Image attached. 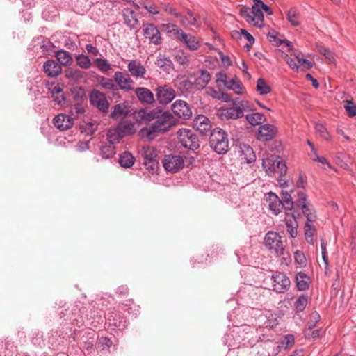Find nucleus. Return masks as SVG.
Masks as SVG:
<instances>
[{
    "instance_id": "obj_1",
    "label": "nucleus",
    "mask_w": 356,
    "mask_h": 356,
    "mask_svg": "<svg viewBox=\"0 0 356 356\" xmlns=\"http://www.w3.org/2000/svg\"><path fill=\"white\" fill-rule=\"evenodd\" d=\"M134 118L139 124L152 122L138 131L139 137L147 141H152L158 136L168 132L177 122L170 113L163 111L158 107L138 110L134 113Z\"/></svg>"
},
{
    "instance_id": "obj_2",
    "label": "nucleus",
    "mask_w": 356,
    "mask_h": 356,
    "mask_svg": "<svg viewBox=\"0 0 356 356\" xmlns=\"http://www.w3.org/2000/svg\"><path fill=\"white\" fill-rule=\"evenodd\" d=\"M264 245L270 251V253L274 254L280 259L287 261L289 259V254L285 250L282 237L278 233L273 231L268 232L264 238Z\"/></svg>"
},
{
    "instance_id": "obj_3",
    "label": "nucleus",
    "mask_w": 356,
    "mask_h": 356,
    "mask_svg": "<svg viewBox=\"0 0 356 356\" xmlns=\"http://www.w3.org/2000/svg\"><path fill=\"white\" fill-rule=\"evenodd\" d=\"M209 144L218 154H225L228 151L229 140L227 133L220 128H215L210 132Z\"/></svg>"
},
{
    "instance_id": "obj_4",
    "label": "nucleus",
    "mask_w": 356,
    "mask_h": 356,
    "mask_svg": "<svg viewBox=\"0 0 356 356\" xmlns=\"http://www.w3.org/2000/svg\"><path fill=\"white\" fill-rule=\"evenodd\" d=\"M241 17L253 26L261 29L264 26V17L263 12L259 10L255 3L251 8L244 6L240 10Z\"/></svg>"
},
{
    "instance_id": "obj_5",
    "label": "nucleus",
    "mask_w": 356,
    "mask_h": 356,
    "mask_svg": "<svg viewBox=\"0 0 356 356\" xmlns=\"http://www.w3.org/2000/svg\"><path fill=\"white\" fill-rule=\"evenodd\" d=\"M179 142L185 148L195 150L200 147V142L197 136L190 129H180L177 131Z\"/></svg>"
},
{
    "instance_id": "obj_6",
    "label": "nucleus",
    "mask_w": 356,
    "mask_h": 356,
    "mask_svg": "<svg viewBox=\"0 0 356 356\" xmlns=\"http://www.w3.org/2000/svg\"><path fill=\"white\" fill-rule=\"evenodd\" d=\"M216 81L222 83L225 88L234 90L238 95L243 94L245 91L241 81L236 76H229L220 72L217 74Z\"/></svg>"
},
{
    "instance_id": "obj_7",
    "label": "nucleus",
    "mask_w": 356,
    "mask_h": 356,
    "mask_svg": "<svg viewBox=\"0 0 356 356\" xmlns=\"http://www.w3.org/2000/svg\"><path fill=\"white\" fill-rule=\"evenodd\" d=\"M139 154L144 158V165L149 170L154 171L157 168V151L149 145H144L139 150Z\"/></svg>"
},
{
    "instance_id": "obj_8",
    "label": "nucleus",
    "mask_w": 356,
    "mask_h": 356,
    "mask_svg": "<svg viewBox=\"0 0 356 356\" xmlns=\"http://www.w3.org/2000/svg\"><path fill=\"white\" fill-rule=\"evenodd\" d=\"M162 163L166 171L175 173L184 167V159L179 154H171L164 156Z\"/></svg>"
},
{
    "instance_id": "obj_9",
    "label": "nucleus",
    "mask_w": 356,
    "mask_h": 356,
    "mask_svg": "<svg viewBox=\"0 0 356 356\" xmlns=\"http://www.w3.org/2000/svg\"><path fill=\"white\" fill-rule=\"evenodd\" d=\"M273 288L276 293H284L290 287L291 281L287 276L280 272H276L272 275Z\"/></svg>"
},
{
    "instance_id": "obj_10",
    "label": "nucleus",
    "mask_w": 356,
    "mask_h": 356,
    "mask_svg": "<svg viewBox=\"0 0 356 356\" xmlns=\"http://www.w3.org/2000/svg\"><path fill=\"white\" fill-rule=\"evenodd\" d=\"M211 80V74L205 70H199L188 78L191 85L195 86L197 88H204Z\"/></svg>"
},
{
    "instance_id": "obj_11",
    "label": "nucleus",
    "mask_w": 356,
    "mask_h": 356,
    "mask_svg": "<svg viewBox=\"0 0 356 356\" xmlns=\"http://www.w3.org/2000/svg\"><path fill=\"white\" fill-rule=\"evenodd\" d=\"M143 35L151 43L156 45L162 42V38L158 28L152 23H146L143 25Z\"/></svg>"
},
{
    "instance_id": "obj_12",
    "label": "nucleus",
    "mask_w": 356,
    "mask_h": 356,
    "mask_svg": "<svg viewBox=\"0 0 356 356\" xmlns=\"http://www.w3.org/2000/svg\"><path fill=\"white\" fill-rule=\"evenodd\" d=\"M171 108L176 115L185 120L189 119L192 115L189 105L184 100H176L172 104Z\"/></svg>"
},
{
    "instance_id": "obj_13",
    "label": "nucleus",
    "mask_w": 356,
    "mask_h": 356,
    "mask_svg": "<svg viewBox=\"0 0 356 356\" xmlns=\"http://www.w3.org/2000/svg\"><path fill=\"white\" fill-rule=\"evenodd\" d=\"M90 101L91 104L96 106L99 111L102 112H106L108 109L109 103L107 101L104 94L99 92L97 90H92Z\"/></svg>"
},
{
    "instance_id": "obj_14",
    "label": "nucleus",
    "mask_w": 356,
    "mask_h": 356,
    "mask_svg": "<svg viewBox=\"0 0 356 356\" xmlns=\"http://www.w3.org/2000/svg\"><path fill=\"white\" fill-rule=\"evenodd\" d=\"M156 97L161 104H167L175 97V92L170 86H161L156 88Z\"/></svg>"
},
{
    "instance_id": "obj_15",
    "label": "nucleus",
    "mask_w": 356,
    "mask_h": 356,
    "mask_svg": "<svg viewBox=\"0 0 356 356\" xmlns=\"http://www.w3.org/2000/svg\"><path fill=\"white\" fill-rule=\"evenodd\" d=\"M193 126L202 135H206L211 131L210 121L207 117L203 115H199L194 119Z\"/></svg>"
},
{
    "instance_id": "obj_16",
    "label": "nucleus",
    "mask_w": 356,
    "mask_h": 356,
    "mask_svg": "<svg viewBox=\"0 0 356 356\" xmlns=\"http://www.w3.org/2000/svg\"><path fill=\"white\" fill-rule=\"evenodd\" d=\"M277 133V129L274 125L266 124L259 127L257 138L259 140L268 141L272 140Z\"/></svg>"
},
{
    "instance_id": "obj_17",
    "label": "nucleus",
    "mask_w": 356,
    "mask_h": 356,
    "mask_svg": "<svg viewBox=\"0 0 356 356\" xmlns=\"http://www.w3.org/2000/svg\"><path fill=\"white\" fill-rule=\"evenodd\" d=\"M54 124L60 131H65L72 127L74 119L66 114L60 113L54 118Z\"/></svg>"
},
{
    "instance_id": "obj_18",
    "label": "nucleus",
    "mask_w": 356,
    "mask_h": 356,
    "mask_svg": "<svg viewBox=\"0 0 356 356\" xmlns=\"http://www.w3.org/2000/svg\"><path fill=\"white\" fill-rule=\"evenodd\" d=\"M220 112L221 117L226 119H237L243 116V113L234 101L232 102L231 106L221 108Z\"/></svg>"
},
{
    "instance_id": "obj_19",
    "label": "nucleus",
    "mask_w": 356,
    "mask_h": 356,
    "mask_svg": "<svg viewBox=\"0 0 356 356\" xmlns=\"http://www.w3.org/2000/svg\"><path fill=\"white\" fill-rule=\"evenodd\" d=\"M266 201L268 203L269 209L275 215H278L281 212L282 209L284 208L280 197L273 192L266 194Z\"/></svg>"
},
{
    "instance_id": "obj_20",
    "label": "nucleus",
    "mask_w": 356,
    "mask_h": 356,
    "mask_svg": "<svg viewBox=\"0 0 356 356\" xmlns=\"http://www.w3.org/2000/svg\"><path fill=\"white\" fill-rule=\"evenodd\" d=\"M86 49L89 54L90 58L97 67H111L106 60L97 57L99 54V51L95 47L91 44H88Z\"/></svg>"
},
{
    "instance_id": "obj_21",
    "label": "nucleus",
    "mask_w": 356,
    "mask_h": 356,
    "mask_svg": "<svg viewBox=\"0 0 356 356\" xmlns=\"http://www.w3.org/2000/svg\"><path fill=\"white\" fill-rule=\"evenodd\" d=\"M115 81L118 87L124 90H131L134 88V82L131 81L129 75L120 72L115 74Z\"/></svg>"
},
{
    "instance_id": "obj_22",
    "label": "nucleus",
    "mask_w": 356,
    "mask_h": 356,
    "mask_svg": "<svg viewBox=\"0 0 356 356\" xmlns=\"http://www.w3.org/2000/svg\"><path fill=\"white\" fill-rule=\"evenodd\" d=\"M135 93L138 99L143 103L150 104L154 102L153 93L146 88H137Z\"/></svg>"
},
{
    "instance_id": "obj_23",
    "label": "nucleus",
    "mask_w": 356,
    "mask_h": 356,
    "mask_svg": "<svg viewBox=\"0 0 356 356\" xmlns=\"http://www.w3.org/2000/svg\"><path fill=\"white\" fill-rule=\"evenodd\" d=\"M178 40L184 42L190 50H196L200 47L198 39L191 35L186 34L183 32Z\"/></svg>"
},
{
    "instance_id": "obj_24",
    "label": "nucleus",
    "mask_w": 356,
    "mask_h": 356,
    "mask_svg": "<svg viewBox=\"0 0 356 356\" xmlns=\"http://www.w3.org/2000/svg\"><path fill=\"white\" fill-rule=\"evenodd\" d=\"M123 17L124 23L130 29H134L139 22L135 12L130 8L124 10Z\"/></svg>"
},
{
    "instance_id": "obj_25",
    "label": "nucleus",
    "mask_w": 356,
    "mask_h": 356,
    "mask_svg": "<svg viewBox=\"0 0 356 356\" xmlns=\"http://www.w3.org/2000/svg\"><path fill=\"white\" fill-rule=\"evenodd\" d=\"M286 19L293 26H299L301 24L300 13L296 8H291L287 11Z\"/></svg>"
},
{
    "instance_id": "obj_26",
    "label": "nucleus",
    "mask_w": 356,
    "mask_h": 356,
    "mask_svg": "<svg viewBox=\"0 0 356 356\" xmlns=\"http://www.w3.org/2000/svg\"><path fill=\"white\" fill-rule=\"evenodd\" d=\"M296 286L299 291H305L309 289L310 278L302 272H299L296 276Z\"/></svg>"
},
{
    "instance_id": "obj_27",
    "label": "nucleus",
    "mask_w": 356,
    "mask_h": 356,
    "mask_svg": "<svg viewBox=\"0 0 356 356\" xmlns=\"http://www.w3.org/2000/svg\"><path fill=\"white\" fill-rule=\"evenodd\" d=\"M106 136L108 142L113 145L124 137L118 126L111 128L108 131Z\"/></svg>"
},
{
    "instance_id": "obj_28",
    "label": "nucleus",
    "mask_w": 356,
    "mask_h": 356,
    "mask_svg": "<svg viewBox=\"0 0 356 356\" xmlns=\"http://www.w3.org/2000/svg\"><path fill=\"white\" fill-rule=\"evenodd\" d=\"M129 113L128 106L125 104H118L114 106L111 116L113 118L118 120L125 117Z\"/></svg>"
},
{
    "instance_id": "obj_29",
    "label": "nucleus",
    "mask_w": 356,
    "mask_h": 356,
    "mask_svg": "<svg viewBox=\"0 0 356 356\" xmlns=\"http://www.w3.org/2000/svg\"><path fill=\"white\" fill-rule=\"evenodd\" d=\"M118 128L124 135H131L136 132L135 122L131 120H124L118 124Z\"/></svg>"
},
{
    "instance_id": "obj_30",
    "label": "nucleus",
    "mask_w": 356,
    "mask_h": 356,
    "mask_svg": "<svg viewBox=\"0 0 356 356\" xmlns=\"http://www.w3.org/2000/svg\"><path fill=\"white\" fill-rule=\"evenodd\" d=\"M55 56L57 60L63 65H70L72 63V58L70 53L64 50L55 51Z\"/></svg>"
},
{
    "instance_id": "obj_31",
    "label": "nucleus",
    "mask_w": 356,
    "mask_h": 356,
    "mask_svg": "<svg viewBox=\"0 0 356 356\" xmlns=\"http://www.w3.org/2000/svg\"><path fill=\"white\" fill-rule=\"evenodd\" d=\"M135 161L134 156L128 152H124L120 156L119 163L123 168H131Z\"/></svg>"
},
{
    "instance_id": "obj_32",
    "label": "nucleus",
    "mask_w": 356,
    "mask_h": 356,
    "mask_svg": "<svg viewBox=\"0 0 356 356\" xmlns=\"http://www.w3.org/2000/svg\"><path fill=\"white\" fill-rule=\"evenodd\" d=\"M246 120L252 126L258 125L266 121V117L261 113H252L245 115Z\"/></svg>"
},
{
    "instance_id": "obj_33",
    "label": "nucleus",
    "mask_w": 356,
    "mask_h": 356,
    "mask_svg": "<svg viewBox=\"0 0 356 356\" xmlns=\"http://www.w3.org/2000/svg\"><path fill=\"white\" fill-rule=\"evenodd\" d=\"M99 150L102 159L111 158L115 154V146L109 143L102 145Z\"/></svg>"
},
{
    "instance_id": "obj_34",
    "label": "nucleus",
    "mask_w": 356,
    "mask_h": 356,
    "mask_svg": "<svg viewBox=\"0 0 356 356\" xmlns=\"http://www.w3.org/2000/svg\"><path fill=\"white\" fill-rule=\"evenodd\" d=\"M161 29L168 34L173 33V35H176L177 40L184 32L183 30L179 28L176 24L171 23L162 24L161 25Z\"/></svg>"
},
{
    "instance_id": "obj_35",
    "label": "nucleus",
    "mask_w": 356,
    "mask_h": 356,
    "mask_svg": "<svg viewBox=\"0 0 356 356\" xmlns=\"http://www.w3.org/2000/svg\"><path fill=\"white\" fill-rule=\"evenodd\" d=\"M285 221L287 227V232L289 233L291 238H296L298 234V222L295 217L293 216L289 218H286Z\"/></svg>"
},
{
    "instance_id": "obj_36",
    "label": "nucleus",
    "mask_w": 356,
    "mask_h": 356,
    "mask_svg": "<svg viewBox=\"0 0 356 356\" xmlns=\"http://www.w3.org/2000/svg\"><path fill=\"white\" fill-rule=\"evenodd\" d=\"M256 90L261 95H265L270 92L271 88L263 78H259L257 81Z\"/></svg>"
},
{
    "instance_id": "obj_37",
    "label": "nucleus",
    "mask_w": 356,
    "mask_h": 356,
    "mask_svg": "<svg viewBox=\"0 0 356 356\" xmlns=\"http://www.w3.org/2000/svg\"><path fill=\"white\" fill-rule=\"evenodd\" d=\"M277 160L273 156L262 159V166L268 174L275 172Z\"/></svg>"
},
{
    "instance_id": "obj_38",
    "label": "nucleus",
    "mask_w": 356,
    "mask_h": 356,
    "mask_svg": "<svg viewBox=\"0 0 356 356\" xmlns=\"http://www.w3.org/2000/svg\"><path fill=\"white\" fill-rule=\"evenodd\" d=\"M180 22L184 26H195L197 23V17L195 15L192 11L188 10L187 15L183 17L181 15Z\"/></svg>"
},
{
    "instance_id": "obj_39",
    "label": "nucleus",
    "mask_w": 356,
    "mask_h": 356,
    "mask_svg": "<svg viewBox=\"0 0 356 356\" xmlns=\"http://www.w3.org/2000/svg\"><path fill=\"white\" fill-rule=\"evenodd\" d=\"M308 302V297L306 295H301L294 302V308L296 312H300L305 309Z\"/></svg>"
},
{
    "instance_id": "obj_40",
    "label": "nucleus",
    "mask_w": 356,
    "mask_h": 356,
    "mask_svg": "<svg viewBox=\"0 0 356 356\" xmlns=\"http://www.w3.org/2000/svg\"><path fill=\"white\" fill-rule=\"evenodd\" d=\"M318 51L320 52L321 54L323 55L325 57V58L330 61V64H337L336 56L329 49L325 47H319Z\"/></svg>"
},
{
    "instance_id": "obj_41",
    "label": "nucleus",
    "mask_w": 356,
    "mask_h": 356,
    "mask_svg": "<svg viewBox=\"0 0 356 356\" xmlns=\"http://www.w3.org/2000/svg\"><path fill=\"white\" fill-rule=\"evenodd\" d=\"M40 48L44 54H50L54 51L55 45L47 38H42Z\"/></svg>"
},
{
    "instance_id": "obj_42",
    "label": "nucleus",
    "mask_w": 356,
    "mask_h": 356,
    "mask_svg": "<svg viewBox=\"0 0 356 356\" xmlns=\"http://www.w3.org/2000/svg\"><path fill=\"white\" fill-rule=\"evenodd\" d=\"M284 208L287 210H291L293 207V201L292 200L291 195L288 192L282 193V200Z\"/></svg>"
},
{
    "instance_id": "obj_43",
    "label": "nucleus",
    "mask_w": 356,
    "mask_h": 356,
    "mask_svg": "<svg viewBox=\"0 0 356 356\" xmlns=\"http://www.w3.org/2000/svg\"><path fill=\"white\" fill-rule=\"evenodd\" d=\"M310 222H308L307 220V223L305 227V234L307 241L309 243L312 244L313 243V238L312 237L315 232V227L314 225H312Z\"/></svg>"
},
{
    "instance_id": "obj_44",
    "label": "nucleus",
    "mask_w": 356,
    "mask_h": 356,
    "mask_svg": "<svg viewBox=\"0 0 356 356\" xmlns=\"http://www.w3.org/2000/svg\"><path fill=\"white\" fill-rule=\"evenodd\" d=\"M76 60L79 67H90L93 64L92 60L89 56L84 54H79L76 56Z\"/></svg>"
},
{
    "instance_id": "obj_45",
    "label": "nucleus",
    "mask_w": 356,
    "mask_h": 356,
    "mask_svg": "<svg viewBox=\"0 0 356 356\" xmlns=\"http://www.w3.org/2000/svg\"><path fill=\"white\" fill-rule=\"evenodd\" d=\"M321 316L319 314L316 312H314L309 318V321L307 322V326L308 330H312L316 325V323L320 321Z\"/></svg>"
},
{
    "instance_id": "obj_46",
    "label": "nucleus",
    "mask_w": 356,
    "mask_h": 356,
    "mask_svg": "<svg viewBox=\"0 0 356 356\" xmlns=\"http://www.w3.org/2000/svg\"><path fill=\"white\" fill-rule=\"evenodd\" d=\"M97 124L95 122H88L81 125L82 131L86 132L87 135L92 134L97 129Z\"/></svg>"
},
{
    "instance_id": "obj_47",
    "label": "nucleus",
    "mask_w": 356,
    "mask_h": 356,
    "mask_svg": "<svg viewBox=\"0 0 356 356\" xmlns=\"http://www.w3.org/2000/svg\"><path fill=\"white\" fill-rule=\"evenodd\" d=\"M175 60L177 64L180 65H186L188 62V58L187 55L183 51H177L175 56Z\"/></svg>"
},
{
    "instance_id": "obj_48",
    "label": "nucleus",
    "mask_w": 356,
    "mask_h": 356,
    "mask_svg": "<svg viewBox=\"0 0 356 356\" xmlns=\"http://www.w3.org/2000/svg\"><path fill=\"white\" fill-rule=\"evenodd\" d=\"M101 85L103 88L108 90H116L118 89V84L115 83L113 79L103 78L101 81Z\"/></svg>"
},
{
    "instance_id": "obj_49",
    "label": "nucleus",
    "mask_w": 356,
    "mask_h": 356,
    "mask_svg": "<svg viewBox=\"0 0 356 356\" xmlns=\"http://www.w3.org/2000/svg\"><path fill=\"white\" fill-rule=\"evenodd\" d=\"M295 339L293 335L287 334L285 336L284 340L281 342V346L284 349H288L294 345Z\"/></svg>"
},
{
    "instance_id": "obj_50",
    "label": "nucleus",
    "mask_w": 356,
    "mask_h": 356,
    "mask_svg": "<svg viewBox=\"0 0 356 356\" xmlns=\"http://www.w3.org/2000/svg\"><path fill=\"white\" fill-rule=\"evenodd\" d=\"M156 64L157 67H170L172 65V61L168 57L159 55V56L157 58Z\"/></svg>"
},
{
    "instance_id": "obj_51",
    "label": "nucleus",
    "mask_w": 356,
    "mask_h": 356,
    "mask_svg": "<svg viewBox=\"0 0 356 356\" xmlns=\"http://www.w3.org/2000/svg\"><path fill=\"white\" fill-rule=\"evenodd\" d=\"M67 78L77 80L81 76V72L76 68H67L65 72Z\"/></svg>"
},
{
    "instance_id": "obj_52",
    "label": "nucleus",
    "mask_w": 356,
    "mask_h": 356,
    "mask_svg": "<svg viewBox=\"0 0 356 356\" xmlns=\"http://www.w3.org/2000/svg\"><path fill=\"white\" fill-rule=\"evenodd\" d=\"M234 102L243 114L245 111L251 110L250 104L246 100L236 99Z\"/></svg>"
},
{
    "instance_id": "obj_53",
    "label": "nucleus",
    "mask_w": 356,
    "mask_h": 356,
    "mask_svg": "<svg viewBox=\"0 0 356 356\" xmlns=\"http://www.w3.org/2000/svg\"><path fill=\"white\" fill-rule=\"evenodd\" d=\"M253 3H256V6H258L260 10H264L268 15H273V10L272 9L265 4L261 0H252Z\"/></svg>"
},
{
    "instance_id": "obj_54",
    "label": "nucleus",
    "mask_w": 356,
    "mask_h": 356,
    "mask_svg": "<svg viewBox=\"0 0 356 356\" xmlns=\"http://www.w3.org/2000/svg\"><path fill=\"white\" fill-rule=\"evenodd\" d=\"M348 104L345 106V109L350 117H356V106L352 101L346 100Z\"/></svg>"
},
{
    "instance_id": "obj_55",
    "label": "nucleus",
    "mask_w": 356,
    "mask_h": 356,
    "mask_svg": "<svg viewBox=\"0 0 356 356\" xmlns=\"http://www.w3.org/2000/svg\"><path fill=\"white\" fill-rule=\"evenodd\" d=\"M98 344L102 347V350H106L112 346L113 341L108 337H102L99 339Z\"/></svg>"
},
{
    "instance_id": "obj_56",
    "label": "nucleus",
    "mask_w": 356,
    "mask_h": 356,
    "mask_svg": "<svg viewBox=\"0 0 356 356\" xmlns=\"http://www.w3.org/2000/svg\"><path fill=\"white\" fill-rule=\"evenodd\" d=\"M315 129L318 133L321 134V137L325 140H327L329 138V134L323 124L316 123L315 125Z\"/></svg>"
},
{
    "instance_id": "obj_57",
    "label": "nucleus",
    "mask_w": 356,
    "mask_h": 356,
    "mask_svg": "<svg viewBox=\"0 0 356 356\" xmlns=\"http://www.w3.org/2000/svg\"><path fill=\"white\" fill-rule=\"evenodd\" d=\"M302 207V211L304 215L307 217L308 222H313L315 220V216L310 213L309 209L305 203L300 204Z\"/></svg>"
},
{
    "instance_id": "obj_58",
    "label": "nucleus",
    "mask_w": 356,
    "mask_h": 356,
    "mask_svg": "<svg viewBox=\"0 0 356 356\" xmlns=\"http://www.w3.org/2000/svg\"><path fill=\"white\" fill-rule=\"evenodd\" d=\"M45 74L49 77H56L62 72V68H43Z\"/></svg>"
},
{
    "instance_id": "obj_59",
    "label": "nucleus",
    "mask_w": 356,
    "mask_h": 356,
    "mask_svg": "<svg viewBox=\"0 0 356 356\" xmlns=\"http://www.w3.org/2000/svg\"><path fill=\"white\" fill-rule=\"evenodd\" d=\"M294 259L296 262L301 266L306 264V258L302 252L296 251L294 253Z\"/></svg>"
},
{
    "instance_id": "obj_60",
    "label": "nucleus",
    "mask_w": 356,
    "mask_h": 356,
    "mask_svg": "<svg viewBox=\"0 0 356 356\" xmlns=\"http://www.w3.org/2000/svg\"><path fill=\"white\" fill-rule=\"evenodd\" d=\"M278 170L280 175H285L286 172V165L285 163L282 160H277L275 165V171Z\"/></svg>"
},
{
    "instance_id": "obj_61",
    "label": "nucleus",
    "mask_w": 356,
    "mask_h": 356,
    "mask_svg": "<svg viewBox=\"0 0 356 356\" xmlns=\"http://www.w3.org/2000/svg\"><path fill=\"white\" fill-rule=\"evenodd\" d=\"M215 98L222 100L225 102H232L230 95L225 92H216V95L213 96Z\"/></svg>"
},
{
    "instance_id": "obj_62",
    "label": "nucleus",
    "mask_w": 356,
    "mask_h": 356,
    "mask_svg": "<svg viewBox=\"0 0 356 356\" xmlns=\"http://www.w3.org/2000/svg\"><path fill=\"white\" fill-rule=\"evenodd\" d=\"M309 156L313 161H317L321 164H326L330 168H332V165L325 157L320 156L318 155H316V156L313 157L312 154H309Z\"/></svg>"
},
{
    "instance_id": "obj_63",
    "label": "nucleus",
    "mask_w": 356,
    "mask_h": 356,
    "mask_svg": "<svg viewBox=\"0 0 356 356\" xmlns=\"http://www.w3.org/2000/svg\"><path fill=\"white\" fill-rule=\"evenodd\" d=\"M131 74L137 77H143L145 74V68H129Z\"/></svg>"
},
{
    "instance_id": "obj_64",
    "label": "nucleus",
    "mask_w": 356,
    "mask_h": 356,
    "mask_svg": "<svg viewBox=\"0 0 356 356\" xmlns=\"http://www.w3.org/2000/svg\"><path fill=\"white\" fill-rule=\"evenodd\" d=\"M145 9H146L149 13L153 15L158 14L159 13V8L154 3L145 4L144 5Z\"/></svg>"
}]
</instances>
